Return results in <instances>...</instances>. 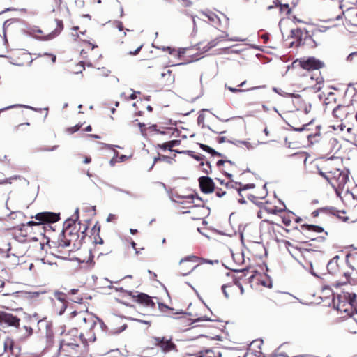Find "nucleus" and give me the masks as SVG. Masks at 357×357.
<instances>
[{"label": "nucleus", "mask_w": 357, "mask_h": 357, "mask_svg": "<svg viewBox=\"0 0 357 357\" xmlns=\"http://www.w3.org/2000/svg\"><path fill=\"white\" fill-rule=\"evenodd\" d=\"M226 189L227 188H225V185L224 188L215 187L214 191L215 192V194L218 197H222L227 193Z\"/></svg>", "instance_id": "c03bdc74"}, {"label": "nucleus", "mask_w": 357, "mask_h": 357, "mask_svg": "<svg viewBox=\"0 0 357 357\" xmlns=\"http://www.w3.org/2000/svg\"><path fill=\"white\" fill-rule=\"evenodd\" d=\"M0 322L6 324L9 326L18 328L20 319L13 314L0 311Z\"/></svg>", "instance_id": "b1692460"}, {"label": "nucleus", "mask_w": 357, "mask_h": 357, "mask_svg": "<svg viewBox=\"0 0 357 357\" xmlns=\"http://www.w3.org/2000/svg\"><path fill=\"white\" fill-rule=\"evenodd\" d=\"M261 226L263 229L267 231L269 236L272 238H278L277 232H279V229L282 228L279 224H275L268 220H262Z\"/></svg>", "instance_id": "4be33fe9"}, {"label": "nucleus", "mask_w": 357, "mask_h": 357, "mask_svg": "<svg viewBox=\"0 0 357 357\" xmlns=\"http://www.w3.org/2000/svg\"><path fill=\"white\" fill-rule=\"evenodd\" d=\"M259 87L260 86H252V87H250V88H248V89H241L234 88V87H231V86H227V89H228L229 91H230L232 93H238V92H243V91L254 90V89H259Z\"/></svg>", "instance_id": "79ce46f5"}, {"label": "nucleus", "mask_w": 357, "mask_h": 357, "mask_svg": "<svg viewBox=\"0 0 357 357\" xmlns=\"http://www.w3.org/2000/svg\"><path fill=\"white\" fill-rule=\"evenodd\" d=\"M38 223L34 221H29L27 224H22L17 227L13 229V235L19 241H26V238L31 236V231L30 227L38 225Z\"/></svg>", "instance_id": "ddd939ff"}, {"label": "nucleus", "mask_w": 357, "mask_h": 357, "mask_svg": "<svg viewBox=\"0 0 357 357\" xmlns=\"http://www.w3.org/2000/svg\"><path fill=\"white\" fill-rule=\"evenodd\" d=\"M301 229L308 230L310 231L321 233L324 231V228L321 226L304 224L301 226Z\"/></svg>", "instance_id": "f704fd0d"}, {"label": "nucleus", "mask_w": 357, "mask_h": 357, "mask_svg": "<svg viewBox=\"0 0 357 357\" xmlns=\"http://www.w3.org/2000/svg\"><path fill=\"white\" fill-rule=\"evenodd\" d=\"M98 321L101 326L104 325L102 321L87 311H73L68 318L67 325L71 330L82 329V332L86 333V341L95 342L96 339L95 328Z\"/></svg>", "instance_id": "f03ea898"}, {"label": "nucleus", "mask_w": 357, "mask_h": 357, "mask_svg": "<svg viewBox=\"0 0 357 357\" xmlns=\"http://www.w3.org/2000/svg\"><path fill=\"white\" fill-rule=\"evenodd\" d=\"M325 110L332 109L336 106V95L331 92L324 100Z\"/></svg>", "instance_id": "c85d7f7f"}, {"label": "nucleus", "mask_w": 357, "mask_h": 357, "mask_svg": "<svg viewBox=\"0 0 357 357\" xmlns=\"http://www.w3.org/2000/svg\"><path fill=\"white\" fill-rule=\"evenodd\" d=\"M346 263L352 271H355L356 265L355 253H348L346 255Z\"/></svg>", "instance_id": "473e14b6"}, {"label": "nucleus", "mask_w": 357, "mask_h": 357, "mask_svg": "<svg viewBox=\"0 0 357 357\" xmlns=\"http://www.w3.org/2000/svg\"><path fill=\"white\" fill-rule=\"evenodd\" d=\"M344 128H346V132L344 134L343 138L348 142L356 145V135L353 126H351L349 122H347V126Z\"/></svg>", "instance_id": "bb28decb"}, {"label": "nucleus", "mask_w": 357, "mask_h": 357, "mask_svg": "<svg viewBox=\"0 0 357 357\" xmlns=\"http://www.w3.org/2000/svg\"><path fill=\"white\" fill-rule=\"evenodd\" d=\"M79 218V209H77L75 213L73 215L72 218L67 220L64 223V229L63 231V235L64 238H67L70 244L73 248H75L82 245V239L78 233H73V231L76 230L77 221Z\"/></svg>", "instance_id": "20e7f679"}, {"label": "nucleus", "mask_w": 357, "mask_h": 357, "mask_svg": "<svg viewBox=\"0 0 357 357\" xmlns=\"http://www.w3.org/2000/svg\"><path fill=\"white\" fill-rule=\"evenodd\" d=\"M222 291L225 297L229 298L236 294L242 295L244 292L240 279L233 278L232 282L222 286Z\"/></svg>", "instance_id": "9b49d317"}, {"label": "nucleus", "mask_w": 357, "mask_h": 357, "mask_svg": "<svg viewBox=\"0 0 357 357\" xmlns=\"http://www.w3.org/2000/svg\"><path fill=\"white\" fill-rule=\"evenodd\" d=\"M193 158L197 160V161H204V155H193Z\"/></svg>", "instance_id": "680f3d73"}, {"label": "nucleus", "mask_w": 357, "mask_h": 357, "mask_svg": "<svg viewBox=\"0 0 357 357\" xmlns=\"http://www.w3.org/2000/svg\"><path fill=\"white\" fill-rule=\"evenodd\" d=\"M356 56H357V52H351L348 55V56L347 58V61H349V62H352Z\"/></svg>", "instance_id": "4d7b16f0"}, {"label": "nucleus", "mask_w": 357, "mask_h": 357, "mask_svg": "<svg viewBox=\"0 0 357 357\" xmlns=\"http://www.w3.org/2000/svg\"><path fill=\"white\" fill-rule=\"evenodd\" d=\"M116 27L118 29L119 32H122L124 30V26L121 22H117L116 23Z\"/></svg>", "instance_id": "13d9d810"}, {"label": "nucleus", "mask_w": 357, "mask_h": 357, "mask_svg": "<svg viewBox=\"0 0 357 357\" xmlns=\"http://www.w3.org/2000/svg\"><path fill=\"white\" fill-rule=\"evenodd\" d=\"M175 80V76L169 69H164L159 78L160 84L162 87H169L172 86Z\"/></svg>", "instance_id": "393cba45"}, {"label": "nucleus", "mask_w": 357, "mask_h": 357, "mask_svg": "<svg viewBox=\"0 0 357 357\" xmlns=\"http://www.w3.org/2000/svg\"><path fill=\"white\" fill-rule=\"evenodd\" d=\"M77 226H79V227L77 228L78 230L77 231V232L82 239H84L86 236L85 233L89 227L88 225L86 223H82L81 222H78L77 223Z\"/></svg>", "instance_id": "ea45409f"}, {"label": "nucleus", "mask_w": 357, "mask_h": 357, "mask_svg": "<svg viewBox=\"0 0 357 357\" xmlns=\"http://www.w3.org/2000/svg\"><path fill=\"white\" fill-rule=\"evenodd\" d=\"M91 158L90 156H87V155L84 156L83 163L89 164L91 162Z\"/></svg>", "instance_id": "bf43d9fd"}, {"label": "nucleus", "mask_w": 357, "mask_h": 357, "mask_svg": "<svg viewBox=\"0 0 357 357\" xmlns=\"http://www.w3.org/2000/svg\"><path fill=\"white\" fill-rule=\"evenodd\" d=\"M156 147L158 149H161L162 150H169V151H171V149H170V146H169V144L168 142H165V143H162V144H158L156 145Z\"/></svg>", "instance_id": "8fccbe9b"}, {"label": "nucleus", "mask_w": 357, "mask_h": 357, "mask_svg": "<svg viewBox=\"0 0 357 357\" xmlns=\"http://www.w3.org/2000/svg\"><path fill=\"white\" fill-rule=\"evenodd\" d=\"M199 184L201 191L205 194L211 193L215 190L214 182L213 179L208 176L199 177Z\"/></svg>", "instance_id": "5701e85b"}, {"label": "nucleus", "mask_w": 357, "mask_h": 357, "mask_svg": "<svg viewBox=\"0 0 357 357\" xmlns=\"http://www.w3.org/2000/svg\"><path fill=\"white\" fill-rule=\"evenodd\" d=\"M320 137V134L319 133H316L314 135H312V134H309L307 135V138L308 139L312 142V143H314V142H317L319 140L317 139L318 137Z\"/></svg>", "instance_id": "09e8293b"}, {"label": "nucleus", "mask_w": 357, "mask_h": 357, "mask_svg": "<svg viewBox=\"0 0 357 357\" xmlns=\"http://www.w3.org/2000/svg\"><path fill=\"white\" fill-rule=\"evenodd\" d=\"M204 263L213 264V261L203 258H200L195 255L188 256L184 259H182L180 261L178 265V272L182 275H187L189 273H190L199 265Z\"/></svg>", "instance_id": "423d86ee"}, {"label": "nucleus", "mask_w": 357, "mask_h": 357, "mask_svg": "<svg viewBox=\"0 0 357 357\" xmlns=\"http://www.w3.org/2000/svg\"><path fill=\"white\" fill-rule=\"evenodd\" d=\"M194 49H189V50H186L185 51H183L182 53L183 54H186L188 56H192V52L193 51Z\"/></svg>", "instance_id": "052dcab7"}, {"label": "nucleus", "mask_w": 357, "mask_h": 357, "mask_svg": "<svg viewBox=\"0 0 357 357\" xmlns=\"http://www.w3.org/2000/svg\"><path fill=\"white\" fill-rule=\"evenodd\" d=\"M86 335L84 332H79L77 330H70L63 336L61 342L70 343V344H79L82 343V345H86L89 341L86 340Z\"/></svg>", "instance_id": "9d476101"}, {"label": "nucleus", "mask_w": 357, "mask_h": 357, "mask_svg": "<svg viewBox=\"0 0 357 357\" xmlns=\"http://www.w3.org/2000/svg\"><path fill=\"white\" fill-rule=\"evenodd\" d=\"M261 38L264 40V43H266V41L268 40V34H263L261 36Z\"/></svg>", "instance_id": "774afa93"}, {"label": "nucleus", "mask_w": 357, "mask_h": 357, "mask_svg": "<svg viewBox=\"0 0 357 357\" xmlns=\"http://www.w3.org/2000/svg\"><path fill=\"white\" fill-rule=\"evenodd\" d=\"M151 342L153 345L159 347L164 353L177 351L176 345L172 342V338H167V337H153Z\"/></svg>", "instance_id": "f8f14e48"}, {"label": "nucleus", "mask_w": 357, "mask_h": 357, "mask_svg": "<svg viewBox=\"0 0 357 357\" xmlns=\"http://www.w3.org/2000/svg\"><path fill=\"white\" fill-rule=\"evenodd\" d=\"M331 213L335 214L334 210L333 208H319L312 213V216L313 218H317L319 215V214L328 215Z\"/></svg>", "instance_id": "c9c22d12"}, {"label": "nucleus", "mask_w": 357, "mask_h": 357, "mask_svg": "<svg viewBox=\"0 0 357 357\" xmlns=\"http://www.w3.org/2000/svg\"><path fill=\"white\" fill-rule=\"evenodd\" d=\"M168 143H169L170 149H171V152H172V151H174L172 148L174 146H178L181 144V141L180 140H171V141H169Z\"/></svg>", "instance_id": "864d4df0"}, {"label": "nucleus", "mask_w": 357, "mask_h": 357, "mask_svg": "<svg viewBox=\"0 0 357 357\" xmlns=\"http://www.w3.org/2000/svg\"><path fill=\"white\" fill-rule=\"evenodd\" d=\"M51 1L52 2V8L53 11L56 8H60V6L62 3V0H51Z\"/></svg>", "instance_id": "603ef678"}, {"label": "nucleus", "mask_w": 357, "mask_h": 357, "mask_svg": "<svg viewBox=\"0 0 357 357\" xmlns=\"http://www.w3.org/2000/svg\"><path fill=\"white\" fill-rule=\"evenodd\" d=\"M131 244H132V247L135 250V253L137 255H138L139 253V251L136 248L137 244L134 241H132L131 243Z\"/></svg>", "instance_id": "338daca9"}, {"label": "nucleus", "mask_w": 357, "mask_h": 357, "mask_svg": "<svg viewBox=\"0 0 357 357\" xmlns=\"http://www.w3.org/2000/svg\"><path fill=\"white\" fill-rule=\"evenodd\" d=\"M227 36L228 35L225 32H223L221 36L211 40L206 45H204V43H199L197 45V47L196 48V50H202V53L206 52L211 48L216 47L220 42L225 40Z\"/></svg>", "instance_id": "aec40b11"}, {"label": "nucleus", "mask_w": 357, "mask_h": 357, "mask_svg": "<svg viewBox=\"0 0 357 357\" xmlns=\"http://www.w3.org/2000/svg\"><path fill=\"white\" fill-rule=\"evenodd\" d=\"M219 170L221 171L228 178H231L233 173L237 171V165L234 162L227 160H219L216 162Z\"/></svg>", "instance_id": "f3484780"}, {"label": "nucleus", "mask_w": 357, "mask_h": 357, "mask_svg": "<svg viewBox=\"0 0 357 357\" xmlns=\"http://www.w3.org/2000/svg\"><path fill=\"white\" fill-rule=\"evenodd\" d=\"M128 295L132 297L135 302L144 307L151 310L155 308L156 304L153 301V298L145 293L141 292L134 294L132 291H130Z\"/></svg>", "instance_id": "4468645a"}, {"label": "nucleus", "mask_w": 357, "mask_h": 357, "mask_svg": "<svg viewBox=\"0 0 357 357\" xmlns=\"http://www.w3.org/2000/svg\"><path fill=\"white\" fill-rule=\"evenodd\" d=\"M314 34L310 35L306 30L300 28L292 29L291 31V37L296 39V47H304L307 49H313L317 46V42L314 38ZM295 41L291 43V47L294 45Z\"/></svg>", "instance_id": "39448f33"}, {"label": "nucleus", "mask_w": 357, "mask_h": 357, "mask_svg": "<svg viewBox=\"0 0 357 357\" xmlns=\"http://www.w3.org/2000/svg\"><path fill=\"white\" fill-rule=\"evenodd\" d=\"M203 15H205L208 18V20L211 22V24L214 26L217 27L218 29H221V28L225 27L222 24V21H221L220 17L215 13H213L212 11H207V12L203 13Z\"/></svg>", "instance_id": "cd10ccee"}, {"label": "nucleus", "mask_w": 357, "mask_h": 357, "mask_svg": "<svg viewBox=\"0 0 357 357\" xmlns=\"http://www.w3.org/2000/svg\"><path fill=\"white\" fill-rule=\"evenodd\" d=\"M294 64L308 71L320 70L325 67L324 61L314 56L297 59L294 61Z\"/></svg>", "instance_id": "1a4fd4ad"}, {"label": "nucleus", "mask_w": 357, "mask_h": 357, "mask_svg": "<svg viewBox=\"0 0 357 357\" xmlns=\"http://www.w3.org/2000/svg\"><path fill=\"white\" fill-rule=\"evenodd\" d=\"M201 170L206 174H210L212 172L211 161L206 160V162L202 161L199 164Z\"/></svg>", "instance_id": "4c0bfd02"}, {"label": "nucleus", "mask_w": 357, "mask_h": 357, "mask_svg": "<svg viewBox=\"0 0 357 357\" xmlns=\"http://www.w3.org/2000/svg\"><path fill=\"white\" fill-rule=\"evenodd\" d=\"M295 218L296 215L291 211L285 212L282 215V222L287 227H290Z\"/></svg>", "instance_id": "7c9ffc66"}, {"label": "nucleus", "mask_w": 357, "mask_h": 357, "mask_svg": "<svg viewBox=\"0 0 357 357\" xmlns=\"http://www.w3.org/2000/svg\"><path fill=\"white\" fill-rule=\"evenodd\" d=\"M3 36H2L1 34H0V45H5L7 43V38H6V33H5V31L4 29H3Z\"/></svg>", "instance_id": "5fc2aeb1"}, {"label": "nucleus", "mask_w": 357, "mask_h": 357, "mask_svg": "<svg viewBox=\"0 0 357 357\" xmlns=\"http://www.w3.org/2000/svg\"><path fill=\"white\" fill-rule=\"evenodd\" d=\"M85 45V48L81 50V54L84 56L86 54V50L93 51L94 49L98 48V45L90 40H86L81 39Z\"/></svg>", "instance_id": "58836bf2"}, {"label": "nucleus", "mask_w": 357, "mask_h": 357, "mask_svg": "<svg viewBox=\"0 0 357 357\" xmlns=\"http://www.w3.org/2000/svg\"><path fill=\"white\" fill-rule=\"evenodd\" d=\"M340 298L337 304V309L346 314L344 317H348L345 323L347 330L351 333H356V327L351 325L355 324L356 321L351 317L357 313L356 295L354 293L344 292L343 295L340 296Z\"/></svg>", "instance_id": "7ed1b4c3"}, {"label": "nucleus", "mask_w": 357, "mask_h": 357, "mask_svg": "<svg viewBox=\"0 0 357 357\" xmlns=\"http://www.w3.org/2000/svg\"><path fill=\"white\" fill-rule=\"evenodd\" d=\"M82 126V123H78V124L75 125V126L68 128V131L70 133L73 134V133L78 131L81 128Z\"/></svg>", "instance_id": "3c124183"}, {"label": "nucleus", "mask_w": 357, "mask_h": 357, "mask_svg": "<svg viewBox=\"0 0 357 357\" xmlns=\"http://www.w3.org/2000/svg\"><path fill=\"white\" fill-rule=\"evenodd\" d=\"M142 46H143L142 44L137 43V47H136V49L135 50H128V54H130V55H136V54H137L139 52V51L141 50Z\"/></svg>", "instance_id": "49530a36"}, {"label": "nucleus", "mask_w": 357, "mask_h": 357, "mask_svg": "<svg viewBox=\"0 0 357 357\" xmlns=\"http://www.w3.org/2000/svg\"><path fill=\"white\" fill-rule=\"evenodd\" d=\"M85 351V345L60 342L59 354L65 357H82Z\"/></svg>", "instance_id": "6e6552de"}, {"label": "nucleus", "mask_w": 357, "mask_h": 357, "mask_svg": "<svg viewBox=\"0 0 357 357\" xmlns=\"http://www.w3.org/2000/svg\"><path fill=\"white\" fill-rule=\"evenodd\" d=\"M352 273L351 272H349V271H347L344 273V275L345 276L346 279H347V281L344 282V283H351V280H350V278H351V275Z\"/></svg>", "instance_id": "6e6d98bb"}, {"label": "nucleus", "mask_w": 357, "mask_h": 357, "mask_svg": "<svg viewBox=\"0 0 357 357\" xmlns=\"http://www.w3.org/2000/svg\"><path fill=\"white\" fill-rule=\"evenodd\" d=\"M225 188H235L239 196H241L242 198L247 197L248 199H250L251 196H252L251 194L248 192V190L250 189H252L255 188V185L252 183L250 184H242L241 183H225Z\"/></svg>", "instance_id": "a211bd4d"}, {"label": "nucleus", "mask_w": 357, "mask_h": 357, "mask_svg": "<svg viewBox=\"0 0 357 357\" xmlns=\"http://www.w3.org/2000/svg\"><path fill=\"white\" fill-rule=\"evenodd\" d=\"M184 357H198V352L196 354H185Z\"/></svg>", "instance_id": "0e129e2a"}, {"label": "nucleus", "mask_w": 357, "mask_h": 357, "mask_svg": "<svg viewBox=\"0 0 357 357\" xmlns=\"http://www.w3.org/2000/svg\"><path fill=\"white\" fill-rule=\"evenodd\" d=\"M73 249V246L68 241L67 238H64L63 235L58 239L56 245L55 246L56 255L61 258H66L69 256V252Z\"/></svg>", "instance_id": "2eb2a0df"}, {"label": "nucleus", "mask_w": 357, "mask_h": 357, "mask_svg": "<svg viewBox=\"0 0 357 357\" xmlns=\"http://www.w3.org/2000/svg\"><path fill=\"white\" fill-rule=\"evenodd\" d=\"M238 350H232L228 354H225L222 357H245V354H239Z\"/></svg>", "instance_id": "37998d69"}, {"label": "nucleus", "mask_w": 357, "mask_h": 357, "mask_svg": "<svg viewBox=\"0 0 357 357\" xmlns=\"http://www.w3.org/2000/svg\"><path fill=\"white\" fill-rule=\"evenodd\" d=\"M53 25L56 27L54 30L49 32L46 36H45V38L46 40L52 39L53 38L58 36L61 31L63 29V23L62 20L55 19L53 22Z\"/></svg>", "instance_id": "a878e982"}, {"label": "nucleus", "mask_w": 357, "mask_h": 357, "mask_svg": "<svg viewBox=\"0 0 357 357\" xmlns=\"http://www.w3.org/2000/svg\"><path fill=\"white\" fill-rule=\"evenodd\" d=\"M349 109L348 106H342L341 105H337L333 108V116L336 119V123L333 124L331 127L335 130L340 129L341 131H343L347 126Z\"/></svg>", "instance_id": "0eeeda50"}, {"label": "nucleus", "mask_w": 357, "mask_h": 357, "mask_svg": "<svg viewBox=\"0 0 357 357\" xmlns=\"http://www.w3.org/2000/svg\"><path fill=\"white\" fill-rule=\"evenodd\" d=\"M100 227L98 228V234L93 238V243L95 244L102 245L104 243L103 239L100 236Z\"/></svg>", "instance_id": "a18cd8bd"}, {"label": "nucleus", "mask_w": 357, "mask_h": 357, "mask_svg": "<svg viewBox=\"0 0 357 357\" xmlns=\"http://www.w3.org/2000/svg\"><path fill=\"white\" fill-rule=\"evenodd\" d=\"M184 213L190 214L192 220H201L206 216L207 209L204 206H192L189 211Z\"/></svg>", "instance_id": "412c9836"}, {"label": "nucleus", "mask_w": 357, "mask_h": 357, "mask_svg": "<svg viewBox=\"0 0 357 357\" xmlns=\"http://www.w3.org/2000/svg\"><path fill=\"white\" fill-rule=\"evenodd\" d=\"M342 162L338 158H326L317 165L319 174L323 176L335 190H345L354 199L355 196L347 185L349 181L348 172L341 169Z\"/></svg>", "instance_id": "f257e3e1"}, {"label": "nucleus", "mask_w": 357, "mask_h": 357, "mask_svg": "<svg viewBox=\"0 0 357 357\" xmlns=\"http://www.w3.org/2000/svg\"><path fill=\"white\" fill-rule=\"evenodd\" d=\"M4 354L6 357H18L20 353V348L15 344L11 337H6L2 342Z\"/></svg>", "instance_id": "dca6fc26"}, {"label": "nucleus", "mask_w": 357, "mask_h": 357, "mask_svg": "<svg viewBox=\"0 0 357 357\" xmlns=\"http://www.w3.org/2000/svg\"><path fill=\"white\" fill-rule=\"evenodd\" d=\"M280 11H286L287 15H289L291 13V8H289V4L284 3V4H280Z\"/></svg>", "instance_id": "de8ad7c7"}, {"label": "nucleus", "mask_w": 357, "mask_h": 357, "mask_svg": "<svg viewBox=\"0 0 357 357\" xmlns=\"http://www.w3.org/2000/svg\"><path fill=\"white\" fill-rule=\"evenodd\" d=\"M176 157V154H174V157L164 155L158 153V156L154 158L153 162L154 163H156L158 162L162 161L165 162L169 164L173 163V162H175L174 158Z\"/></svg>", "instance_id": "72a5a7b5"}, {"label": "nucleus", "mask_w": 357, "mask_h": 357, "mask_svg": "<svg viewBox=\"0 0 357 357\" xmlns=\"http://www.w3.org/2000/svg\"><path fill=\"white\" fill-rule=\"evenodd\" d=\"M199 147L204 151H206L211 154L212 156H222L221 153L215 151L213 149L211 148L208 145L204 144H199Z\"/></svg>", "instance_id": "a19ab883"}, {"label": "nucleus", "mask_w": 357, "mask_h": 357, "mask_svg": "<svg viewBox=\"0 0 357 357\" xmlns=\"http://www.w3.org/2000/svg\"><path fill=\"white\" fill-rule=\"evenodd\" d=\"M316 82L317 84L322 83L324 82V78L319 75L316 78Z\"/></svg>", "instance_id": "69168bd1"}, {"label": "nucleus", "mask_w": 357, "mask_h": 357, "mask_svg": "<svg viewBox=\"0 0 357 357\" xmlns=\"http://www.w3.org/2000/svg\"><path fill=\"white\" fill-rule=\"evenodd\" d=\"M262 208L265 210L267 213L271 214H278L282 211V209L279 208L278 206L273 205L271 202L268 201H266L264 203Z\"/></svg>", "instance_id": "c756f323"}, {"label": "nucleus", "mask_w": 357, "mask_h": 357, "mask_svg": "<svg viewBox=\"0 0 357 357\" xmlns=\"http://www.w3.org/2000/svg\"><path fill=\"white\" fill-rule=\"evenodd\" d=\"M59 215V213L53 212H41L37 213L34 218L38 221V225L37 226H40L42 224L54 223L57 222L60 219Z\"/></svg>", "instance_id": "6ab92c4d"}, {"label": "nucleus", "mask_w": 357, "mask_h": 357, "mask_svg": "<svg viewBox=\"0 0 357 357\" xmlns=\"http://www.w3.org/2000/svg\"><path fill=\"white\" fill-rule=\"evenodd\" d=\"M24 328H25V330L27 332L29 335L32 334L33 330H32L31 327L25 326Z\"/></svg>", "instance_id": "e2e57ef3"}, {"label": "nucleus", "mask_w": 357, "mask_h": 357, "mask_svg": "<svg viewBox=\"0 0 357 357\" xmlns=\"http://www.w3.org/2000/svg\"><path fill=\"white\" fill-rule=\"evenodd\" d=\"M198 357H222V354L220 351L206 349L199 351Z\"/></svg>", "instance_id": "2f4dec72"}, {"label": "nucleus", "mask_w": 357, "mask_h": 357, "mask_svg": "<svg viewBox=\"0 0 357 357\" xmlns=\"http://www.w3.org/2000/svg\"><path fill=\"white\" fill-rule=\"evenodd\" d=\"M158 308H159V310L162 312L168 314L170 316L172 314H183V312L182 311L174 313L173 312L174 310L172 308H171L169 306L166 305L165 304H163V303H158Z\"/></svg>", "instance_id": "e433bc0d"}]
</instances>
